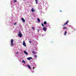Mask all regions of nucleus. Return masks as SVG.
I'll use <instances>...</instances> for the list:
<instances>
[{
    "label": "nucleus",
    "mask_w": 76,
    "mask_h": 76,
    "mask_svg": "<svg viewBox=\"0 0 76 76\" xmlns=\"http://www.w3.org/2000/svg\"><path fill=\"white\" fill-rule=\"evenodd\" d=\"M11 46H13L14 45V44H13V39H11Z\"/></svg>",
    "instance_id": "nucleus-1"
},
{
    "label": "nucleus",
    "mask_w": 76,
    "mask_h": 76,
    "mask_svg": "<svg viewBox=\"0 0 76 76\" xmlns=\"http://www.w3.org/2000/svg\"><path fill=\"white\" fill-rule=\"evenodd\" d=\"M68 22H69V21L67 20L66 21V22H65L64 23V24L62 25V26H65V25H67V23H68Z\"/></svg>",
    "instance_id": "nucleus-2"
},
{
    "label": "nucleus",
    "mask_w": 76,
    "mask_h": 76,
    "mask_svg": "<svg viewBox=\"0 0 76 76\" xmlns=\"http://www.w3.org/2000/svg\"><path fill=\"white\" fill-rule=\"evenodd\" d=\"M23 45L24 46V47H26V44L25 43V41H24L23 42Z\"/></svg>",
    "instance_id": "nucleus-3"
},
{
    "label": "nucleus",
    "mask_w": 76,
    "mask_h": 76,
    "mask_svg": "<svg viewBox=\"0 0 76 76\" xmlns=\"http://www.w3.org/2000/svg\"><path fill=\"white\" fill-rule=\"evenodd\" d=\"M22 34L21 33H19L18 34V36L19 37H22Z\"/></svg>",
    "instance_id": "nucleus-4"
},
{
    "label": "nucleus",
    "mask_w": 76,
    "mask_h": 76,
    "mask_svg": "<svg viewBox=\"0 0 76 76\" xmlns=\"http://www.w3.org/2000/svg\"><path fill=\"white\" fill-rule=\"evenodd\" d=\"M43 31H47V28H46V27H44L43 28Z\"/></svg>",
    "instance_id": "nucleus-5"
},
{
    "label": "nucleus",
    "mask_w": 76,
    "mask_h": 76,
    "mask_svg": "<svg viewBox=\"0 0 76 76\" xmlns=\"http://www.w3.org/2000/svg\"><path fill=\"white\" fill-rule=\"evenodd\" d=\"M27 66L29 68V69H31V66H29V65H27Z\"/></svg>",
    "instance_id": "nucleus-6"
},
{
    "label": "nucleus",
    "mask_w": 76,
    "mask_h": 76,
    "mask_svg": "<svg viewBox=\"0 0 76 76\" xmlns=\"http://www.w3.org/2000/svg\"><path fill=\"white\" fill-rule=\"evenodd\" d=\"M31 59H32V57H30L27 58V59L28 60H30Z\"/></svg>",
    "instance_id": "nucleus-7"
},
{
    "label": "nucleus",
    "mask_w": 76,
    "mask_h": 76,
    "mask_svg": "<svg viewBox=\"0 0 76 76\" xmlns=\"http://www.w3.org/2000/svg\"><path fill=\"white\" fill-rule=\"evenodd\" d=\"M24 54H28V53H27L26 51H24Z\"/></svg>",
    "instance_id": "nucleus-8"
},
{
    "label": "nucleus",
    "mask_w": 76,
    "mask_h": 76,
    "mask_svg": "<svg viewBox=\"0 0 76 76\" xmlns=\"http://www.w3.org/2000/svg\"><path fill=\"white\" fill-rule=\"evenodd\" d=\"M21 20L23 21V22H25V20L23 18H21Z\"/></svg>",
    "instance_id": "nucleus-9"
},
{
    "label": "nucleus",
    "mask_w": 76,
    "mask_h": 76,
    "mask_svg": "<svg viewBox=\"0 0 76 76\" xmlns=\"http://www.w3.org/2000/svg\"><path fill=\"white\" fill-rule=\"evenodd\" d=\"M22 63H24V64H25V63H26V62H25V61L24 60H23L22 61Z\"/></svg>",
    "instance_id": "nucleus-10"
},
{
    "label": "nucleus",
    "mask_w": 76,
    "mask_h": 76,
    "mask_svg": "<svg viewBox=\"0 0 76 76\" xmlns=\"http://www.w3.org/2000/svg\"><path fill=\"white\" fill-rule=\"evenodd\" d=\"M32 53L33 54H35V51H32Z\"/></svg>",
    "instance_id": "nucleus-11"
},
{
    "label": "nucleus",
    "mask_w": 76,
    "mask_h": 76,
    "mask_svg": "<svg viewBox=\"0 0 76 76\" xmlns=\"http://www.w3.org/2000/svg\"><path fill=\"white\" fill-rule=\"evenodd\" d=\"M66 34H67V31H65L64 32V35H66Z\"/></svg>",
    "instance_id": "nucleus-12"
},
{
    "label": "nucleus",
    "mask_w": 76,
    "mask_h": 76,
    "mask_svg": "<svg viewBox=\"0 0 76 76\" xmlns=\"http://www.w3.org/2000/svg\"><path fill=\"white\" fill-rule=\"evenodd\" d=\"M31 11L33 12H35V10H34V8H32L31 9Z\"/></svg>",
    "instance_id": "nucleus-13"
},
{
    "label": "nucleus",
    "mask_w": 76,
    "mask_h": 76,
    "mask_svg": "<svg viewBox=\"0 0 76 76\" xmlns=\"http://www.w3.org/2000/svg\"><path fill=\"white\" fill-rule=\"evenodd\" d=\"M36 3V4H38V0H34Z\"/></svg>",
    "instance_id": "nucleus-14"
},
{
    "label": "nucleus",
    "mask_w": 76,
    "mask_h": 76,
    "mask_svg": "<svg viewBox=\"0 0 76 76\" xmlns=\"http://www.w3.org/2000/svg\"><path fill=\"white\" fill-rule=\"evenodd\" d=\"M44 24H45V25H46V24H47V22H46V21H45L44 23Z\"/></svg>",
    "instance_id": "nucleus-15"
},
{
    "label": "nucleus",
    "mask_w": 76,
    "mask_h": 76,
    "mask_svg": "<svg viewBox=\"0 0 76 76\" xmlns=\"http://www.w3.org/2000/svg\"><path fill=\"white\" fill-rule=\"evenodd\" d=\"M34 56L35 58H37V56L36 55H34Z\"/></svg>",
    "instance_id": "nucleus-16"
},
{
    "label": "nucleus",
    "mask_w": 76,
    "mask_h": 76,
    "mask_svg": "<svg viewBox=\"0 0 76 76\" xmlns=\"http://www.w3.org/2000/svg\"><path fill=\"white\" fill-rule=\"evenodd\" d=\"M63 29H64H64H67V28L66 27H64L63 28Z\"/></svg>",
    "instance_id": "nucleus-17"
},
{
    "label": "nucleus",
    "mask_w": 76,
    "mask_h": 76,
    "mask_svg": "<svg viewBox=\"0 0 76 76\" xmlns=\"http://www.w3.org/2000/svg\"><path fill=\"white\" fill-rule=\"evenodd\" d=\"M17 1H18L17 0H15L14 1V3H16V2H17Z\"/></svg>",
    "instance_id": "nucleus-18"
},
{
    "label": "nucleus",
    "mask_w": 76,
    "mask_h": 76,
    "mask_svg": "<svg viewBox=\"0 0 76 76\" xmlns=\"http://www.w3.org/2000/svg\"><path fill=\"white\" fill-rule=\"evenodd\" d=\"M37 20H38V22H40V20H39V18L37 19Z\"/></svg>",
    "instance_id": "nucleus-19"
},
{
    "label": "nucleus",
    "mask_w": 76,
    "mask_h": 76,
    "mask_svg": "<svg viewBox=\"0 0 76 76\" xmlns=\"http://www.w3.org/2000/svg\"><path fill=\"white\" fill-rule=\"evenodd\" d=\"M32 28L33 30H35V28L32 27Z\"/></svg>",
    "instance_id": "nucleus-20"
},
{
    "label": "nucleus",
    "mask_w": 76,
    "mask_h": 76,
    "mask_svg": "<svg viewBox=\"0 0 76 76\" xmlns=\"http://www.w3.org/2000/svg\"><path fill=\"white\" fill-rule=\"evenodd\" d=\"M42 26H44L43 23H42Z\"/></svg>",
    "instance_id": "nucleus-21"
},
{
    "label": "nucleus",
    "mask_w": 76,
    "mask_h": 76,
    "mask_svg": "<svg viewBox=\"0 0 76 76\" xmlns=\"http://www.w3.org/2000/svg\"><path fill=\"white\" fill-rule=\"evenodd\" d=\"M14 25H16V23H14Z\"/></svg>",
    "instance_id": "nucleus-22"
},
{
    "label": "nucleus",
    "mask_w": 76,
    "mask_h": 76,
    "mask_svg": "<svg viewBox=\"0 0 76 76\" xmlns=\"http://www.w3.org/2000/svg\"><path fill=\"white\" fill-rule=\"evenodd\" d=\"M29 43H30V44H31V41H29Z\"/></svg>",
    "instance_id": "nucleus-23"
},
{
    "label": "nucleus",
    "mask_w": 76,
    "mask_h": 76,
    "mask_svg": "<svg viewBox=\"0 0 76 76\" xmlns=\"http://www.w3.org/2000/svg\"><path fill=\"white\" fill-rule=\"evenodd\" d=\"M60 12H61L62 11H60Z\"/></svg>",
    "instance_id": "nucleus-24"
},
{
    "label": "nucleus",
    "mask_w": 76,
    "mask_h": 76,
    "mask_svg": "<svg viewBox=\"0 0 76 76\" xmlns=\"http://www.w3.org/2000/svg\"><path fill=\"white\" fill-rule=\"evenodd\" d=\"M33 69H35V68L34 67H33Z\"/></svg>",
    "instance_id": "nucleus-25"
},
{
    "label": "nucleus",
    "mask_w": 76,
    "mask_h": 76,
    "mask_svg": "<svg viewBox=\"0 0 76 76\" xmlns=\"http://www.w3.org/2000/svg\"><path fill=\"white\" fill-rule=\"evenodd\" d=\"M18 52H17L16 54H18Z\"/></svg>",
    "instance_id": "nucleus-26"
},
{
    "label": "nucleus",
    "mask_w": 76,
    "mask_h": 76,
    "mask_svg": "<svg viewBox=\"0 0 76 76\" xmlns=\"http://www.w3.org/2000/svg\"><path fill=\"white\" fill-rule=\"evenodd\" d=\"M38 31H39V30H38Z\"/></svg>",
    "instance_id": "nucleus-27"
}]
</instances>
